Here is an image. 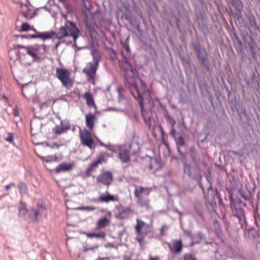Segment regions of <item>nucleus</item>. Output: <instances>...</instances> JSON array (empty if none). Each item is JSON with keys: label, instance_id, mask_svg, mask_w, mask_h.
<instances>
[{"label": "nucleus", "instance_id": "nucleus-47", "mask_svg": "<svg viewBox=\"0 0 260 260\" xmlns=\"http://www.w3.org/2000/svg\"><path fill=\"white\" fill-rule=\"evenodd\" d=\"M153 9L154 10L156 11V12H158V8L157 7V6L156 5V4H153Z\"/></svg>", "mask_w": 260, "mask_h": 260}, {"label": "nucleus", "instance_id": "nucleus-33", "mask_svg": "<svg viewBox=\"0 0 260 260\" xmlns=\"http://www.w3.org/2000/svg\"><path fill=\"white\" fill-rule=\"evenodd\" d=\"M214 227L216 233L218 235L221 234L222 231L220 227L219 223L218 221H215L214 222Z\"/></svg>", "mask_w": 260, "mask_h": 260}, {"label": "nucleus", "instance_id": "nucleus-21", "mask_svg": "<svg viewBox=\"0 0 260 260\" xmlns=\"http://www.w3.org/2000/svg\"><path fill=\"white\" fill-rule=\"evenodd\" d=\"M105 160L104 157L103 155L99 156L92 163H91L89 166L87 170V174H90L95 168H96L98 165L100 164H102L103 161Z\"/></svg>", "mask_w": 260, "mask_h": 260}, {"label": "nucleus", "instance_id": "nucleus-41", "mask_svg": "<svg viewBox=\"0 0 260 260\" xmlns=\"http://www.w3.org/2000/svg\"><path fill=\"white\" fill-rule=\"evenodd\" d=\"M34 212V215H35V220H37V217L40 214V211L39 209H33Z\"/></svg>", "mask_w": 260, "mask_h": 260}, {"label": "nucleus", "instance_id": "nucleus-61", "mask_svg": "<svg viewBox=\"0 0 260 260\" xmlns=\"http://www.w3.org/2000/svg\"><path fill=\"white\" fill-rule=\"evenodd\" d=\"M59 44V43H57V44L55 45V48H57L58 47V46Z\"/></svg>", "mask_w": 260, "mask_h": 260}, {"label": "nucleus", "instance_id": "nucleus-35", "mask_svg": "<svg viewBox=\"0 0 260 260\" xmlns=\"http://www.w3.org/2000/svg\"><path fill=\"white\" fill-rule=\"evenodd\" d=\"M110 59L112 61H114L116 59H117V54L116 51L112 49L109 52Z\"/></svg>", "mask_w": 260, "mask_h": 260}, {"label": "nucleus", "instance_id": "nucleus-63", "mask_svg": "<svg viewBox=\"0 0 260 260\" xmlns=\"http://www.w3.org/2000/svg\"><path fill=\"white\" fill-rule=\"evenodd\" d=\"M216 193H219V192L216 190Z\"/></svg>", "mask_w": 260, "mask_h": 260}, {"label": "nucleus", "instance_id": "nucleus-6", "mask_svg": "<svg viewBox=\"0 0 260 260\" xmlns=\"http://www.w3.org/2000/svg\"><path fill=\"white\" fill-rule=\"evenodd\" d=\"M193 50L196 51L197 57L201 62V66L207 72L211 70V64L208 58V53L205 48H202L199 43L196 42L192 44Z\"/></svg>", "mask_w": 260, "mask_h": 260}, {"label": "nucleus", "instance_id": "nucleus-16", "mask_svg": "<svg viewBox=\"0 0 260 260\" xmlns=\"http://www.w3.org/2000/svg\"><path fill=\"white\" fill-rule=\"evenodd\" d=\"M118 198L117 196L110 194L107 191L105 193L101 194L98 199L95 200L94 202H100L102 203H109L110 201H118Z\"/></svg>", "mask_w": 260, "mask_h": 260}, {"label": "nucleus", "instance_id": "nucleus-37", "mask_svg": "<svg viewBox=\"0 0 260 260\" xmlns=\"http://www.w3.org/2000/svg\"><path fill=\"white\" fill-rule=\"evenodd\" d=\"M21 28L22 31H27L30 29V26L27 23L23 22L21 25Z\"/></svg>", "mask_w": 260, "mask_h": 260}, {"label": "nucleus", "instance_id": "nucleus-57", "mask_svg": "<svg viewBox=\"0 0 260 260\" xmlns=\"http://www.w3.org/2000/svg\"><path fill=\"white\" fill-rule=\"evenodd\" d=\"M85 206L80 207L78 209L80 210H85Z\"/></svg>", "mask_w": 260, "mask_h": 260}, {"label": "nucleus", "instance_id": "nucleus-31", "mask_svg": "<svg viewBox=\"0 0 260 260\" xmlns=\"http://www.w3.org/2000/svg\"><path fill=\"white\" fill-rule=\"evenodd\" d=\"M86 235L89 238L96 237L100 239H103L105 236L104 233L102 232L99 233H88Z\"/></svg>", "mask_w": 260, "mask_h": 260}, {"label": "nucleus", "instance_id": "nucleus-15", "mask_svg": "<svg viewBox=\"0 0 260 260\" xmlns=\"http://www.w3.org/2000/svg\"><path fill=\"white\" fill-rule=\"evenodd\" d=\"M118 158L123 163L128 162L130 160V151L128 149L121 147L119 150Z\"/></svg>", "mask_w": 260, "mask_h": 260}, {"label": "nucleus", "instance_id": "nucleus-25", "mask_svg": "<svg viewBox=\"0 0 260 260\" xmlns=\"http://www.w3.org/2000/svg\"><path fill=\"white\" fill-rule=\"evenodd\" d=\"M17 188L21 195H25L28 192V187L24 182H20L17 185Z\"/></svg>", "mask_w": 260, "mask_h": 260}, {"label": "nucleus", "instance_id": "nucleus-11", "mask_svg": "<svg viewBox=\"0 0 260 260\" xmlns=\"http://www.w3.org/2000/svg\"><path fill=\"white\" fill-rule=\"evenodd\" d=\"M80 138L81 143L88 147L90 148H92V145L93 143V140L92 138L91 135L89 132L86 129L84 130L80 129Z\"/></svg>", "mask_w": 260, "mask_h": 260}, {"label": "nucleus", "instance_id": "nucleus-1", "mask_svg": "<svg viewBox=\"0 0 260 260\" xmlns=\"http://www.w3.org/2000/svg\"><path fill=\"white\" fill-rule=\"evenodd\" d=\"M129 90L134 98L139 100V104L141 108L142 115L146 124L151 125L153 118V113L150 109L145 110L144 104L149 103L151 100L150 94L144 87L139 89L138 83L125 86Z\"/></svg>", "mask_w": 260, "mask_h": 260}, {"label": "nucleus", "instance_id": "nucleus-45", "mask_svg": "<svg viewBox=\"0 0 260 260\" xmlns=\"http://www.w3.org/2000/svg\"><path fill=\"white\" fill-rule=\"evenodd\" d=\"M31 46V49H34L35 50V52H37L39 50V46Z\"/></svg>", "mask_w": 260, "mask_h": 260}, {"label": "nucleus", "instance_id": "nucleus-51", "mask_svg": "<svg viewBox=\"0 0 260 260\" xmlns=\"http://www.w3.org/2000/svg\"><path fill=\"white\" fill-rule=\"evenodd\" d=\"M149 260H159V258L158 257H152L150 256Z\"/></svg>", "mask_w": 260, "mask_h": 260}, {"label": "nucleus", "instance_id": "nucleus-56", "mask_svg": "<svg viewBox=\"0 0 260 260\" xmlns=\"http://www.w3.org/2000/svg\"><path fill=\"white\" fill-rule=\"evenodd\" d=\"M124 260H131V257L128 256H125L124 257Z\"/></svg>", "mask_w": 260, "mask_h": 260}, {"label": "nucleus", "instance_id": "nucleus-59", "mask_svg": "<svg viewBox=\"0 0 260 260\" xmlns=\"http://www.w3.org/2000/svg\"><path fill=\"white\" fill-rule=\"evenodd\" d=\"M42 46L43 47V50L45 52H46V47L47 46L45 45H43Z\"/></svg>", "mask_w": 260, "mask_h": 260}, {"label": "nucleus", "instance_id": "nucleus-55", "mask_svg": "<svg viewBox=\"0 0 260 260\" xmlns=\"http://www.w3.org/2000/svg\"><path fill=\"white\" fill-rule=\"evenodd\" d=\"M198 215L199 217H200L201 218H203V216L202 213L201 212H198Z\"/></svg>", "mask_w": 260, "mask_h": 260}, {"label": "nucleus", "instance_id": "nucleus-4", "mask_svg": "<svg viewBox=\"0 0 260 260\" xmlns=\"http://www.w3.org/2000/svg\"><path fill=\"white\" fill-rule=\"evenodd\" d=\"M80 31L76 26V23L72 21H67L64 26H61L58 32L55 33V37L58 39H61L67 36H72L74 42L79 37Z\"/></svg>", "mask_w": 260, "mask_h": 260}, {"label": "nucleus", "instance_id": "nucleus-32", "mask_svg": "<svg viewBox=\"0 0 260 260\" xmlns=\"http://www.w3.org/2000/svg\"><path fill=\"white\" fill-rule=\"evenodd\" d=\"M121 147L122 146L120 145H114L109 143L107 148L109 151H111L113 153H117L118 154L119 150L121 148Z\"/></svg>", "mask_w": 260, "mask_h": 260}, {"label": "nucleus", "instance_id": "nucleus-53", "mask_svg": "<svg viewBox=\"0 0 260 260\" xmlns=\"http://www.w3.org/2000/svg\"><path fill=\"white\" fill-rule=\"evenodd\" d=\"M165 227V226L164 225L160 229V233L161 235H163V232H164V230Z\"/></svg>", "mask_w": 260, "mask_h": 260}, {"label": "nucleus", "instance_id": "nucleus-18", "mask_svg": "<svg viewBox=\"0 0 260 260\" xmlns=\"http://www.w3.org/2000/svg\"><path fill=\"white\" fill-rule=\"evenodd\" d=\"M247 18L249 22L248 27L249 30L250 31H257L258 29V26L255 17L253 15H249L247 16Z\"/></svg>", "mask_w": 260, "mask_h": 260}, {"label": "nucleus", "instance_id": "nucleus-10", "mask_svg": "<svg viewBox=\"0 0 260 260\" xmlns=\"http://www.w3.org/2000/svg\"><path fill=\"white\" fill-rule=\"evenodd\" d=\"M17 48L19 49L18 53L20 54L23 56H25V53L21 51V50H24V51H26V53L32 58L34 61H41V57L39 56L37 52H35V50L34 49H31L30 46H23L21 45H18Z\"/></svg>", "mask_w": 260, "mask_h": 260}, {"label": "nucleus", "instance_id": "nucleus-54", "mask_svg": "<svg viewBox=\"0 0 260 260\" xmlns=\"http://www.w3.org/2000/svg\"><path fill=\"white\" fill-rule=\"evenodd\" d=\"M100 144L101 146H104L106 148H107L108 146V144H104V143L103 142H100Z\"/></svg>", "mask_w": 260, "mask_h": 260}, {"label": "nucleus", "instance_id": "nucleus-29", "mask_svg": "<svg viewBox=\"0 0 260 260\" xmlns=\"http://www.w3.org/2000/svg\"><path fill=\"white\" fill-rule=\"evenodd\" d=\"M26 205L22 201H20L19 205V213L20 215L24 216L27 212Z\"/></svg>", "mask_w": 260, "mask_h": 260}, {"label": "nucleus", "instance_id": "nucleus-14", "mask_svg": "<svg viewBox=\"0 0 260 260\" xmlns=\"http://www.w3.org/2000/svg\"><path fill=\"white\" fill-rule=\"evenodd\" d=\"M112 174L111 172L107 171L97 177V181L101 182L104 185H110L112 181Z\"/></svg>", "mask_w": 260, "mask_h": 260}, {"label": "nucleus", "instance_id": "nucleus-30", "mask_svg": "<svg viewBox=\"0 0 260 260\" xmlns=\"http://www.w3.org/2000/svg\"><path fill=\"white\" fill-rule=\"evenodd\" d=\"M84 96V98L86 99L87 105L89 106L95 105L92 95L89 92L85 93Z\"/></svg>", "mask_w": 260, "mask_h": 260}, {"label": "nucleus", "instance_id": "nucleus-62", "mask_svg": "<svg viewBox=\"0 0 260 260\" xmlns=\"http://www.w3.org/2000/svg\"><path fill=\"white\" fill-rule=\"evenodd\" d=\"M61 2H64V0H59Z\"/></svg>", "mask_w": 260, "mask_h": 260}, {"label": "nucleus", "instance_id": "nucleus-48", "mask_svg": "<svg viewBox=\"0 0 260 260\" xmlns=\"http://www.w3.org/2000/svg\"><path fill=\"white\" fill-rule=\"evenodd\" d=\"M59 146H59L58 144H56V143H55V144H54L53 145H52V146H51V147L52 148H55V147H56L57 148H59Z\"/></svg>", "mask_w": 260, "mask_h": 260}, {"label": "nucleus", "instance_id": "nucleus-7", "mask_svg": "<svg viewBox=\"0 0 260 260\" xmlns=\"http://www.w3.org/2000/svg\"><path fill=\"white\" fill-rule=\"evenodd\" d=\"M55 76L67 88L70 89L73 84L70 78V73L67 69L58 68L56 69Z\"/></svg>", "mask_w": 260, "mask_h": 260}, {"label": "nucleus", "instance_id": "nucleus-24", "mask_svg": "<svg viewBox=\"0 0 260 260\" xmlns=\"http://www.w3.org/2000/svg\"><path fill=\"white\" fill-rule=\"evenodd\" d=\"M95 118V116L94 114L89 113L86 115V126L91 129L93 126L94 122L93 120Z\"/></svg>", "mask_w": 260, "mask_h": 260}, {"label": "nucleus", "instance_id": "nucleus-17", "mask_svg": "<svg viewBox=\"0 0 260 260\" xmlns=\"http://www.w3.org/2000/svg\"><path fill=\"white\" fill-rule=\"evenodd\" d=\"M74 167V165L72 163L62 162L58 166L55 168L56 173L60 172H67L71 170Z\"/></svg>", "mask_w": 260, "mask_h": 260}, {"label": "nucleus", "instance_id": "nucleus-26", "mask_svg": "<svg viewBox=\"0 0 260 260\" xmlns=\"http://www.w3.org/2000/svg\"><path fill=\"white\" fill-rule=\"evenodd\" d=\"M231 4L238 12H242L243 6L242 2L240 0H231Z\"/></svg>", "mask_w": 260, "mask_h": 260}, {"label": "nucleus", "instance_id": "nucleus-42", "mask_svg": "<svg viewBox=\"0 0 260 260\" xmlns=\"http://www.w3.org/2000/svg\"><path fill=\"white\" fill-rule=\"evenodd\" d=\"M15 186V184L14 182H11L10 184L5 186V189L7 190L10 189L11 187H14Z\"/></svg>", "mask_w": 260, "mask_h": 260}, {"label": "nucleus", "instance_id": "nucleus-28", "mask_svg": "<svg viewBox=\"0 0 260 260\" xmlns=\"http://www.w3.org/2000/svg\"><path fill=\"white\" fill-rule=\"evenodd\" d=\"M110 222V220L106 217L100 218L97 222V227L98 228H105Z\"/></svg>", "mask_w": 260, "mask_h": 260}, {"label": "nucleus", "instance_id": "nucleus-60", "mask_svg": "<svg viewBox=\"0 0 260 260\" xmlns=\"http://www.w3.org/2000/svg\"><path fill=\"white\" fill-rule=\"evenodd\" d=\"M117 91H118V93H119V96H120V95H121V93H120V90H121V89H120V88H117Z\"/></svg>", "mask_w": 260, "mask_h": 260}, {"label": "nucleus", "instance_id": "nucleus-34", "mask_svg": "<svg viewBox=\"0 0 260 260\" xmlns=\"http://www.w3.org/2000/svg\"><path fill=\"white\" fill-rule=\"evenodd\" d=\"M183 260H197L196 257L191 253L185 254Z\"/></svg>", "mask_w": 260, "mask_h": 260}, {"label": "nucleus", "instance_id": "nucleus-58", "mask_svg": "<svg viewBox=\"0 0 260 260\" xmlns=\"http://www.w3.org/2000/svg\"><path fill=\"white\" fill-rule=\"evenodd\" d=\"M136 28L137 29L138 31H140V26L139 24L137 25Z\"/></svg>", "mask_w": 260, "mask_h": 260}, {"label": "nucleus", "instance_id": "nucleus-2", "mask_svg": "<svg viewBox=\"0 0 260 260\" xmlns=\"http://www.w3.org/2000/svg\"><path fill=\"white\" fill-rule=\"evenodd\" d=\"M128 37L123 44V50L120 52L124 62L127 65V67L124 69V84L126 86L138 82L143 84L142 80L138 77L137 70L132 66L129 60L132 53L128 45Z\"/></svg>", "mask_w": 260, "mask_h": 260}, {"label": "nucleus", "instance_id": "nucleus-50", "mask_svg": "<svg viewBox=\"0 0 260 260\" xmlns=\"http://www.w3.org/2000/svg\"><path fill=\"white\" fill-rule=\"evenodd\" d=\"M197 236L199 238V240H201L202 239V233L201 232H199L197 235Z\"/></svg>", "mask_w": 260, "mask_h": 260}, {"label": "nucleus", "instance_id": "nucleus-23", "mask_svg": "<svg viewBox=\"0 0 260 260\" xmlns=\"http://www.w3.org/2000/svg\"><path fill=\"white\" fill-rule=\"evenodd\" d=\"M151 191V189L148 187H144L143 186H135L134 191L135 196H138V195L142 196L144 194L148 196Z\"/></svg>", "mask_w": 260, "mask_h": 260}, {"label": "nucleus", "instance_id": "nucleus-46", "mask_svg": "<svg viewBox=\"0 0 260 260\" xmlns=\"http://www.w3.org/2000/svg\"><path fill=\"white\" fill-rule=\"evenodd\" d=\"M207 180H208V184H209V186L208 187V191L213 190L211 182L209 181V180L208 179H207Z\"/></svg>", "mask_w": 260, "mask_h": 260}, {"label": "nucleus", "instance_id": "nucleus-49", "mask_svg": "<svg viewBox=\"0 0 260 260\" xmlns=\"http://www.w3.org/2000/svg\"><path fill=\"white\" fill-rule=\"evenodd\" d=\"M256 77V74L254 72H253L252 75L251 77V79L252 81L254 80Z\"/></svg>", "mask_w": 260, "mask_h": 260}, {"label": "nucleus", "instance_id": "nucleus-27", "mask_svg": "<svg viewBox=\"0 0 260 260\" xmlns=\"http://www.w3.org/2000/svg\"><path fill=\"white\" fill-rule=\"evenodd\" d=\"M146 225V223L143 221L137 219V224L135 226L136 232L138 235L142 233V229Z\"/></svg>", "mask_w": 260, "mask_h": 260}, {"label": "nucleus", "instance_id": "nucleus-5", "mask_svg": "<svg viewBox=\"0 0 260 260\" xmlns=\"http://www.w3.org/2000/svg\"><path fill=\"white\" fill-rule=\"evenodd\" d=\"M92 62H89L86 64L83 70V73L87 75L88 82L94 83L101 56L95 53H92Z\"/></svg>", "mask_w": 260, "mask_h": 260}, {"label": "nucleus", "instance_id": "nucleus-22", "mask_svg": "<svg viewBox=\"0 0 260 260\" xmlns=\"http://www.w3.org/2000/svg\"><path fill=\"white\" fill-rule=\"evenodd\" d=\"M161 168L160 163L156 158L151 159L150 164L149 166V169L153 173L159 171Z\"/></svg>", "mask_w": 260, "mask_h": 260}, {"label": "nucleus", "instance_id": "nucleus-52", "mask_svg": "<svg viewBox=\"0 0 260 260\" xmlns=\"http://www.w3.org/2000/svg\"><path fill=\"white\" fill-rule=\"evenodd\" d=\"M118 216L121 218H124L125 217L123 215V212H121L119 214Z\"/></svg>", "mask_w": 260, "mask_h": 260}, {"label": "nucleus", "instance_id": "nucleus-38", "mask_svg": "<svg viewBox=\"0 0 260 260\" xmlns=\"http://www.w3.org/2000/svg\"><path fill=\"white\" fill-rule=\"evenodd\" d=\"M175 123V121L173 120V122L172 123L171 129L170 131V134L172 136V137L175 139L176 138V131L174 128V124Z\"/></svg>", "mask_w": 260, "mask_h": 260}, {"label": "nucleus", "instance_id": "nucleus-3", "mask_svg": "<svg viewBox=\"0 0 260 260\" xmlns=\"http://www.w3.org/2000/svg\"><path fill=\"white\" fill-rule=\"evenodd\" d=\"M175 142L178 153L181 156L184 157V159L182 160L184 165L183 171L184 173L186 174L190 178L197 181L199 187L201 188L203 192H204V188L201 183L202 178L201 174L200 173L193 172L192 171L191 165L187 162L185 158L186 152H183L181 150V147L184 146L185 145V141L183 137L182 136H179L177 139H175Z\"/></svg>", "mask_w": 260, "mask_h": 260}, {"label": "nucleus", "instance_id": "nucleus-19", "mask_svg": "<svg viewBox=\"0 0 260 260\" xmlns=\"http://www.w3.org/2000/svg\"><path fill=\"white\" fill-rule=\"evenodd\" d=\"M137 198V202L138 204L142 208H145L146 209L150 208L149 200L148 198L143 197L142 196L138 195L135 196Z\"/></svg>", "mask_w": 260, "mask_h": 260}, {"label": "nucleus", "instance_id": "nucleus-9", "mask_svg": "<svg viewBox=\"0 0 260 260\" xmlns=\"http://www.w3.org/2000/svg\"><path fill=\"white\" fill-rule=\"evenodd\" d=\"M31 29L34 30L36 32L35 34L29 35L26 34L21 35L22 38H25L27 39H36L39 38L42 39L43 40H46L47 39H50L52 38L55 36V32L54 31H44V32H38L37 31L36 29L34 28H32Z\"/></svg>", "mask_w": 260, "mask_h": 260}, {"label": "nucleus", "instance_id": "nucleus-36", "mask_svg": "<svg viewBox=\"0 0 260 260\" xmlns=\"http://www.w3.org/2000/svg\"><path fill=\"white\" fill-rule=\"evenodd\" d=\"M57 158L56 156L55 157V158H54L53 156H47L42 157V160L44 161H46L47 162H52L54 160V159H56Z\"/></svg>", "mask_w": 260, "mask_h": 260}, {"label": "nucleus", "instance_id": "nucleus-12", "mask_svg": "<svg viewBox=\"0 0 260 260\" xmlns=\"http://www.w3.org/2000/svg\"><path fill=\"white\" fill-rule=\"evenodd\" d=\"M71 124L67 119L61 120L59 125H56L52 129L54 134L56 135H60L66 133L67 131L70 129Z\"/></svg>", "mask_w": 260, "mask_h": 260}, {"label": "nucleus", "instance_id": "nucleus-43", "mask_svg": "<svg viewBox=\"0 0 260 260\" xmlns=\"http://www.w3.org/2000/svg\"><path fill=\"white\" fill-rule=\"evenodd\" d=\"M95 207L93 206H85V210L87 211H93L95 209Z\"/></svg>", "mask_w": 260, "mask_h": 260}, {"label": "nucleus", "instance_id": "nucleus-8", "mask_svg": "<svg viewBox=\"0 0 260 260\" xmlns=\"http://www.w3.org/2000/svg\"><path fill=\"white\" fill-rule=\"evenodd\" d=\"M231 209L234 215L238 219V221L241 228L246 229V221L244 212L240 205L233 204Z\"/></svg>", "mask_w": 260, "mask_h": 260}, {"label": "nucleus", "instance_id": "nucleus-13", "mask_svg": "<svg viewBox=\"0 0 260 260\" xmlns=\"http://www.w3.org/2000/svg\"><path fill=\"white\" fill-rule=\"evenodd\" d=\"M170 251L174 254H177L181 252L183 248V244L181 239L173 240L171 243H167Z\"/></svg>", "mask_w": 260, "mask_h": 260}, {"label": "nucleus", "instance_id": "nucleus-39", "mask_svg": "<svg viewBox=\"0 0 260 260\" xmlns=\"http://www.w3.org/2000/svg\"><path fill=\"white\" fill-rule=\"evenodd\" d=\"M236 40L237 46L241 50H242L243 45L242 41L237 37H236Z\"/></svg>", "mask_w": 260, "mask_h": 260}, {"label": "nucleus", "instance_id": "nucleus-40", "mask_svg": "<svg viewBox=\"0 0 260 260\" xmlns=\"http://www.w3.org/2000/svg\"><path fill=\"white\" fill-rule=\"evenodd\" d=\"M8 137L5 138V140L8 142H11L13 140V136L12 133H8Z\"/></svg>", "mask_w": 260, "mask_h": 260}, {"label": "nucleus", "instance_id": "nucleus-44", "mask_svg": "<svg viewBox=\"0 0 260 260\" xmlns=\"http://www.w3.org/2000/svg\"><path fill=\"white\" fill-rule=\"evenodd\" d=\"M18 114H19L18 110L17 109H15L14 110V112H13V115L14 116H17L18 115Z\"/></svg>", "mask_w": 260, "mask_h": 260}, {"label": "nucleus", "instance_id": "nucleus-20", "mask_svg": "<svg viewBox=\"0 0 260 260\" xmlns=\"http://www.w3.org/2000/svg\"><path fill=\"white\" fill-rule=\"evenodd\" d=\"M250 41L247 42V45L249 48L250 52L254 60L257 59V55L256 51V44L254 42L252 36L249 37Z\"/></svg>", "mask_w": 260, "mask_h": 260}]
</instances>
